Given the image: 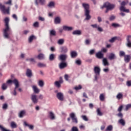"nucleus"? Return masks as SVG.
<instances>
[{
	"label": "nucleus",
	"mask_w": 131,
	"mask_h": 131,
	"mask_svg": "<svg viewBox=\"0 0 131 131\" xmlns=\"http://www.w3.org/2000/svg\"><path fill=\"white\" fill-rule=\"evenodd\" d=\"M12 82L14 83L15 88L13 91L11 92V95L16 96H17V89L20 86V83L17 79H14L13 80H9L7 81V83L8 84L12 83Z\"/></svg>",
	"instance_id": "nucleus-2"
},
{
	"label": "nucleus",
	"mask_w": 131,
	"mask_h": 131,
	"mask_svg": "<svg viewBox=\"0 0 131 131\" xmlns=\"http://www.w3.org/2000/svg\"><path fill=\"white\" fill-rule=\"evenodd\" d=\"M64 41H65V40H64V39H59L57 41V43L58 45H63V43H64Z\"/></svg>",
	"instance_id": "nucleus-40"
},
{
	"label": "nucleus",
	"mask_w": 131,
	"mask_h": 131,
	"mask_svg": "<svg viewBox=\"0 0 131 131\" xmlns=\"http://www.w3.org/2000/svg\"><path fill=\"white\" fill-rule=\"evenodd\" d=\"M26 75L28 77H31L32 76V72L30 70V69H28L26 72Z\"/></svg>",
	"instance_id": "nucleus-24"
},
{
	"label": "nucleus",
	"mask_w": 131,
	"mask_h": 131,
	"mask_svg": "<svg viewBox=\"0 0 131 131\" xmlns=\"http://www.w3.org/2000/svg\"><path fill=\"white\" fill-rule=\"evenodd\" d=\"M50 35H52L53 36H55L56 35V31L54 30H52L50 31Z\"/></svg>",
	"instance_id": "nucleus-46"
},
{
	"label": "nucleus",
	"mask_w": 131,
	"mask_h": 131,
	"mask_svg": "<svg viewBox=\"0 0 131 131\" xmlns=\"http://www.w3.org/2000/svg\"><path fill=\"white\" fill-rule=\"evenodd\" d=\"M73 35H81V31L79 30H75L72 32Z\"/></svg>",
	"instance_id": "nucleus-21"
},
{
	"label": "nucleus",
	"mask_w": 131,
	"mask_h": 131,
	"mask_svg": "<svg viewBox=\"0 0 131 131\" xmlns=\"http://www.w3.org/2000/svg\"><path fill=\"white\" fill-rule=\"evenodd\" d=\"M128 1H123L121 4V7H124L127 3Z\"/></svg>",
	"instance_id": "nucleus-52"
},
{
	"label": "nucleus",
	"mask_w": 131,
	"mask_h": 131,
	"mask_svg": "<svg viewBox=\"0 0 131 131\" xmlns=\"http://www.w3.org/2000/svg\"><path fill=\"white\" fill-rule=\"evenodd\" d=\"M116 98L118 100H120L123 98V94H122L121 93H119L117 95Z\"/></svg>",
	"instance_id": "nucleus-32"
},
{
	"label": "nucleus",
	"mask_w": 131,
	"mask_h": 131,
	"mask_svg": "<svg viewBox=\"0 0 131 131\" xmlns=\"http://www.w3.org/2000/svg\"><path fill=\"white\" fill-rule=\"evenodd\" d=\"M75 62L77 65H81V60L80 59L76 60Z\"/></svg>",
	"instance_id": "nucleus-54"
},
{
	"label": "nucleus",
	"mask_w": 131,
	"mask_h": 131,
	"mask_svg": "<svg viewBox=\"0 0 131 131\" xmlns=\"http://www.w3.org/2000/svg\"><path fill=\"white\" fill-rule=\"evenodd\" d=\"M61 50V53H67L68 52V49L66 47H63L60 48Z\"/></svg>",
	"instance_id": "nucleus-35"
},
{
	"label": "nucleus",
	"mask_w": 131,
	"mask_h": 131,
	"mask_svg": "<svg viewBox=\"0 0 131 131\" xmlns=\"http://www.w3.org/2000/svg\"><path fill=\"white\" fill-rule=\"evenodd\" d=\"M12 17L13 18V19H15L16 21H18V17L17 16V15L13 14Z\"/></svg>",
	"instance_id": "nucleus-61"
},
{
	"label": "nucleus",
	"mask_w": 131,
	"mask_h": 131,
	"mask_svg": "<svg viewBox=\"0 0 131 131\" xmlns=\"http://www.w3.org/2000/svg\"><path fill=\"white\" fill-rule=\"evenodd\" d=\"M126 40H127V42L126 43V46L128 48H131V41H130V39L128 38L126 39Z\"/></svg>",
	"instance_id": "nucleus-34"
},
{
	"label": "nucleus",
	"mask_w": 131,
	"mask_h": 131,
	"mask_svg": "<svg viewBox=\"0 0 131 131\" xmlns=\"http://www.w3.org/2000/svg\"><path fill=\"white\" fill-rule=\"evenodd\" d=\"M71 58H76V57H77V52L76 51H71Z\"/></svg>",
	"instance_id": "nucleus-29"
},
{
	"label": "nucleus",
	"mask_w": 131,
	"mask_h": 131,
	"mask_svg": "<svg viewBox=\"0 0 131 131\" xmlns=\"http://www.w3.org/2000/svg\"><path fill=\"white\" fill-rule=\"evenodd\" d=\"M117 39V37H114L113 38H112L111 39H110L108 40V41H110V42H114V41H115Z\"/></svg>",
	"instance_id": "nucleus-48"
},
{
	"label": "nucleus",
	"mask_w": 131,
	"mask_h": 131,
	"mask_svg": "<svg viewBox=\"0 0 131 131\" xmlns=\"http://www.w3.org/2000/svg\"><path fill=\"white\" fill-rule=\"evenodd\" d=\"M127 86H131V81H127L126 82Z\"/></svg>",
	"instance_id": "nucleus-64"
},
{
	"label": "nucleus",
	"mask_w": 131,
	"mask_h": 131,
	"mask_svg": "<svg viewBox=\"0 0 131 131\" xmlns=\"http://www.w3.org/2000/svg\"><path fill=\"white\" fill-rule=\"evenodd\" d=\"M68 57V56L67 55V54H60L58 56V60H60V61H62V62H64V61H66Z\"/></svg>",
	"instance_id": "nucleus-9"
},
{
	"label": "nucleus",
	"mask_w": 131,
	"mask_h": 131,
	"mask_svg": "<svg viewBox=\"0 0 131 131\" xmlns=\"http://www.w3.org/2000/svg\"><path fill=\"white\" fill-rule=\"evenodd\" d=\"M70 117L71 118L73 123H75V124H77V123H78V119H77V117H76L75 113H71L70 114Z\"/></svg>",
	"instance_id": "nucleus-6"
},
{
	"label": "nucleus",
	"mask_w": 131,
	"mask_h": 131,
	"mask_svg": "<svg viewBox=\"0 0 131 131\" xmlns=\"http://www.w3.org/2000/svg\"><path fill=\"white\" fill-rule=\"evenodd\" d=\"M55 55L54 54H51L49 55V60L54 61L55 60Z\"/></svg>",
	"instance_id": "nucleus-38"
},
{
	"label": "nucleus",
	"mask_w": 131,
	"mask_h": 131,
	"mask_svg": "<svg viewBox=\"0 0 131 131\" xmlns=\"http://www.w3.org/2000/svg\"><path fill=\"white\" fill-rule=\"evenodd\" d=\"M35 36L34 35H31L29 37L28 42L30 43L33 41L34 39H35Z\"/></svg>",
	"instance_id": "nucleus-31"
},
{
	"label": "nucleus",
	"mask_w": 131,
	"mask_h": 131,
	"mask_svg": "<svg viewBox=\"0 0 131 131\" xmlns=\"http://www.w3.org/2000/svg\"><path fill=\"white\" fill-rule=\"evenodd\" d=\"M55 24H60L61 23V19L59 17H55L54 19Z\"/></svg>",
	"instance_id": "nucleus-28"
},
{
	"label": "nucleus",
	"mask_w": 131,
	"mask_h": 131,
	"mask_svg": "<svg viewBox=\"0 0 131 131\" xmlns=\"http://www.w3.org/2000/svg\"><path fill=\"white\" fill-rule=\"evenodd\" d=\"M60 69H64L67 67V63L61 62L59 64Z\"/></svg>",
	"instance_id": "nucleus-14"
},
{
	"label": "nucleus",
	"mask_w": 131,
	"mask_h": 131,
	"mask_svg": "<svg viewBox=\"0 0 131 131\" xmlns=\"http://www.w3.org/2000/svg\"><path fill=\"white\" fill-rule=\"evenodd\" d=\"M97 20H98V22H99V23L102 22V17H101L100 16H98Z\"/></svg>",
	"instance_id": "nucleus-63"
},
{
	"label": "nucleus",
	"mask_w": 131,
	"mask_h": 131,
	"mask_svg": "<svg viewBox=\"0 0 131 131\" xmlns=\"http://www.w3.org/2000/svg\"><path fill=\"white\" fill-rule=\"evenodd\" d=\"M96 57L98 59H102L104 57V54L102 53V52L99 51L96 54Z\"/></svg>",
	"instance_id": "nucleus-17"
},
{
	"label": "nucleus",
	"mask_w": 131,
	"mask_h": 131,
	"mask_svg": "<svg viewBox=\"0 0 131 131\" xmlns=\"http://www.w3.org/2000/svg\"><path fill=\"white\" fill-rule=\"evenodd\" d=\"M119 56L120 57H124L125 56V53L123 51H120Z\"/></svg>",
	"instance_id": "nucleus-56"
},
{
	"label": "nucleus",
	"mask_w": 131,
	"mask_h": 131,
	"mask_svg": "<svg viewBox=\"0 0 131 131\" xmlns=\"http://www.w3.org/2000/svg\"><path fill=\"white\" fill-rule=\"evenodd\" d=\"M62 28L64 31H71L73 30V27H69L68 26L63 25L62 26Z\"/></svg>",
	"instance_id": "nucleus-13"
},
{
	"label": "nucleus",
	"mask_w": 131,
	"mask_h": 131,
	"mask_svg": "<svg viewBox=\"0 0 131 131\" xmlns=\"http://www.w3.org/2000/svg\"><path fill=\"white\" fill-rule=\"evenodd\" d=\"M37 66L40 68H43V67H46L47 64L42 63H38Z\"/></svg>",
	"instance_id": "nucleus-41"
},
{
	"label": "nucleus",
	"mask_w": 131,
	"mask_h": 131,
	"mask_svg": "<svg viewBox=\"0 0 131 131\" xmlns=\"http://www.w3.org/2000/svg\"><path fill=\"white\" fill-rule=\"evenodd\" d=\"M85 16H86V17L85 18V20H90L92 17L90 15V11H86V12H84Z\"/></svg>",
	"instance_id": "nucleus-25"
},
{
	"label": "nucleus",
	"mask_w": 131,
	"mask_h": 131,
	"mask_svg": "<svg viewBox=\"0 0 131 131\" xmlns=\"http://www.w3.org/2000/svg\"><path fill=\"white\" fill-rule=\"evenodd\" d=\"M0 10L4 14H10V7H8L7 9H6L5 5H3L2 4H0Z\"/></svg>",
	"instance_id": "nucleus-7"
},
{
	"label": "nucleus",
	"mask_w": 131,
	"mask_h": 131,
	"mask_svg": "<svg viewBox=\"0 0 131 131\" xmlns=\"http://www.w3.org/2000/svg\"><path fill=\"white\" fill-rule=\"evenodd\" d=\"M71 131H79V129L76 126H73L71 128Z\"/></svg>",
	"instance_id": "nucleus-53"
},
{
	"label": "nucleus",
	"mask_w": 131,
	"mask_h": 131,
	"mask_svg": "<svg viewBox=\"0 0 131 131\" xmlns=\"http://www.w3.org/2000/svg\"><path fill=\"white\" fill-rule=\"evenodd\" d=\"M82 6L84 8V13L90 12V5L88 4L82 3Z\"/></svg>",
	"instance_id": "nucleus-11"
},
{
	"label": "nucleus",
	"mask_w": 131,
	"mask_h": 131,
	"mask_svg": "<svg viewBox=\"0 0 131 131\" xmlns=\"http://www.w3.org/2000/svg\"><path fill=\"white\" fill-rule=\"evenodd\" d=\"M5 5H8V6H12V0H9L7 2H4Z\"/></svg>",
	"instance_id": "nucleus-50"
},
{
	"label": "nucleus",
	"mask_w": 131,
	"mask_h": 131,
	"mask_svg": "<svg viewBox=\"0 0 131 131\" xmlns=\"http://www.w3.org/2000/svg\"><path fill=\"white\" fill-rule=\"evenodd\" d=\"M131 108V104H127L126 105V108L125 109V111H127L128 109H130Z\"/></svg>",
	"instance_id": "nucleus-57"
},
{
	"label": "nucleus",
	"mask_w": 131,
	"mask_h": 131,
	"mask_svg": "<svg viewBox=\"0 0 131 131\" xmlns=\"http://www.w3.org/2000/svg\"><path fill=\"white\" fill-rule=\"evenodd\" d=\"M115 19H116V16L115 15H111L110 17V21H113V20H115Z\"/></svg>",
	"instance_id": "nucleus-55"
},
{
	"label": "nucleus",
	"mask_w": 131,
	"mask_h": 131,
	"mask_svg": "<svg viewBox=\"0 0 131 131\" xmlns=\"http://www.w3.org/2000/svg\"><path fill=\"white\" fill-rule=\"evenodd\" d=\"M130 56L127 55L124 56V61L126 63H128L130 61Z\"/></svg>",
	"instance_id": "nucleus-23"
},
{
	"label": "nucleus",
	"mask_w": 131,
	"mask_h": 131,
	"mask_svg": "<svg viewBox=\"0 0 131 131\" xmlns=\"http://www.w3.org/2000/svg\"><path fill=\"white\" fill-rule=\"evenodd\" d=\"M2 109H3V110H7V109H8V104H3L2 106Z\"/></svg>",
	"instance_id": "nucleus-49"
},
{
	"label": "nucleus",
	"mask_w": 131,
	"mask_h": 131,
	"mask_svg": "<svg viewBox=\"0 0 131 131\" xmlns=\"http://www.w3.org/2000/svg\"><path fill=\"white\" fill-rule=\"evenodd\" d=\"M55 6H56V3L53 1L50 2L48 4V7L51 9L55 8Z\"/></svg>",
	"instance_id": "nucleus-20"
},
{
	"label": "nucleus",
	"mask_w": 131,
	"mask_h": 131,
	"mask_svg": "<svg viewBox=\"0 0 131 131\" xmlns=\"http://www.w3.org/2000/svg\"><path fill=\"white\" fill-rule=\"evenodd\" d=\"M2 89L3 91H6L8 89V85L6 83H3L2 86Z\"/></svg>",
	"instance_id": "nucleus-43"
},
{
	"label": "nucleus",
	"mask_w": 131,
	"mask_h": 131,
	"mask_svg": "<svg viewBox=\"0 0 131 131\" xmlns=\"http://www.w3.org/2000/svg\"><path fill=\"white\" fill-rule=\"evenodd\" d=\"M96 52L95 49H92L89 51L90 55H93V54Z\"/></svg>",
	"instance_id": "nucleus-60"
},
{
	"label": "nucleus",
	"mask_w": 131,
	"mask_h": 131,
	"mask_svg": "<svg viewBox=\"0 0 131 131\" xmlns=\"http://www.w3.org/2000/svg\"><path fill=\"white\" fill-rule=\"evenodd\" d=\"M99 99L100 101H104V100H105V95H104V94H100L99 96Z\"/></svg>",
	"instance_id": "nucleus-45"
},
{
	"label": "nucleus",
	"mask_w": 131,
	"mask_h": 131,
	"mask_svg": "<svg viewBox=\"0 0 131 131\" xmlns=\"http://www.w3.org/2000/svg\"><path fill=\"white\" fill-rule=\"evenodd\" d=\"M82 89V86L81 85H78L74 88V90L75 91H78L79 90H81Z\"/></svg>",
	"instance_id": "nucleus-42"
},
{
	"label": "nucleus",
	"mask_w": 131,
	"mask_h": 131,
	"mask_svg": "<svg viewBox=\"0 0 131 131\" xmlns=\"http://www.w3.org/2000/svg\"><path fill=\"white\" fill-rule=\"evenodd\" d=\"M38 85L40 88H42L45 85V82L42 80H39L38 82Z\"/></svg>",
	"instance_id": "nucleus-30"
},
{
	"label": "nucleus",
	"mask_w": 131,
	"mask_h": 131,
	"mask_svg": "<svg viewBox=\"0 0 131 131\" xmlns=\"http://www.w3.org/2000/svg\"><path fill=\"white\" fill-rule=\"evenodd\" d=\"M108 59H110V60H114L116 59V55H115V54L114 53H111L108 57Z\"/></svg>",
	"instance_id": "nucleus-26"
},
{
	"label": "nucleus",
	"mask_w": 131,
	"mask_h": 131,
	"mask_svg": "<svg viewBox=\"0 0 131 131\" xmlns=\"http://www.w3.org/2000/svg\"><path fill=\"white\" fill-rule=\"evenodd\" d=\"M93 71L95 74L94 76L95 80L97 81L99 78V76H100V73H101V69L98 66H95L94 67Z\"/></svg>",
	"instance_id": "nucleus-4"
},
{
	"label": "nucleus",
	"mask_w": 131,
	"mask_h": 131,
	"mask_svg": "<svg viewBox=\"0 0 131 131\" xmlns=\"http://www.w3.org/2000/svg\"><path fill=\"white\" fill-rule=\"evenodd\" d=\"M33 89V91L35 94H38L39 92H40V90H39L36 85H33L32 86Z\"/></svg>",
	"instance_id": "nucleus-18"
},
{
	"label": "nucleus",
	"mask_w": 131,
	"mask_h": 131,
	"mask_svg": "<svg viewBox=\"0 0 131 131\" xmlns=\"http://www.w3.org/2000/svg\"><path fill=\"white\" fill-rule=\"evenodd\" d=\"M61 83H63V80L62 79H60L59 81H55L54 84L56 88H60Z\"/></svg>",
	"instance_id": "nucleus-16"
},
{
	"label": "nucleus",
	"mask_w": 131,
	"mask_h": 131,
	"mask_svg": "<svg viewBox=\"0 0 131 131\" xmlns=\"http://www.w3.org/2000/svg\"><path fill=\"white\" fill-rule=\"evenodd\" d=\"M56 97L59 101H63L64 100V94L61 92H57Z\"/></svg>",
	"instance_id": "nucleus-10"
},
{
	"label": "nucleus",
	"mask_w": 131,
	"mask_h": 131,
	"mask_svg": "<svg viewBox=\"0 0 131 131\" xmlns=\"http://www.w3.org/2000/svg\"><path fill=\"white\" fill-rule=\"evenodd\" d=\"M49 117L51 120H55L56 119V116H55V114L53 112H49Z\"/></svg>",
	"instance_id": "nucleus-19"
},
{
	"label": "nucleus",
	"mask_w": 131,
	"mask_h": 131,
	"mask_svg": "<svg viewBox=\"0 0 131 131\" xmlns=\"http://www.w3.org/2000/svg\"><path fill=\"white\" fill-rule=\"evenodd\" d=\"M103 7L106 8L105 13H107L109 11V10L111 11V10H113V9L115 8V5L111 4L108 2H106L103 5Z\"/></svg>",
	"instance_id": "nucleus-5"
},
{
	"label": "nucleus",
	"mask_w": 131,
	"mask_h": 131,
	"mask_svg": "<svg viewBox=\"0 0 131 131\" xmlns=\"http://www.w3.org/2000/svg\"><path fill=\"white\" fill-rule=\"evenodd\" d=\"M119 123H120L121 125H123V126L125 125V121L122 119H121L119 120Z\"/></svg>",
	"instance_id": "nucleus-39"
},
{
	"label": "nucleus",
	"mask_w": 131,
	"mask_h": 131,
	"mask_svg": "<svg viewBox=\"0 0 131 131\" xmlns=\"http://www.w3.org/2000/svg\"><path fill=\"white\" fill-rule=\"evenodd\" d=\"M113 130V126L112 125H109L105 129V131H112Z\"/></svg>",
	"instance_id": "nucleus-36"
},
{
	"label": "nucleus",
	"mask_w": 131,
	"mask_h": 131,
	"mask_svg": "<svg viewBox=\"0 0 131 131\" xmlns=\"http://www.w3.org/2000/svg\"><path fill=\"white\" fill-rule=\"evenodd\" d=\"M5 23V28L3 29V36L4 38L9 39L10 38V34L12 32V30L10 25H9V22H10V18L9 17H6L4 19Z\"/></svg>",
	"instance_id": "nucleus-1"
},
{
	"label": "nucleus",
	"mask_w": 131,
	"mask_h": 131,
	"mask_svg": "<svg viewBox=\"0 0 131 131\" xmlns=\"http://www.w3.org/2000/svg\"><path fill=\"white\" fill-rule=\"evenodd\" d=\"M91 27H93V28H96L99 32H103V31H104V30L102 29V28L97 24L91 25Z\"/></svg>",
	"instance_id": "nucleus-8"
},
{
	"label": "nucleus",
	"mask_w": 131,
	"mask_h": 131,
	"mask_svg": "<svg viewBox=\"0 0 131 131\" xmlns=\"http://www.w3.org/2000/svg\"><path fill=\"white\" fill-rule=\"evenodd\" d=\"M33 26L36 28L38 27L39 26V23L38 21H35L34 23Z\"/></svg>",
	"instance_id": "nucleus-51"
},
{
	"label": "nucleus",
	"mask_w": 131,
	"mask_h": 131,
	"mask_svg": "<svg viewBox=\"0 0 131 131\" xmlns=\"http://www.w3.org/2000/svg\"><path fill=\"white\" fill-rule=\"evenodd\" d=\"M27 61L31 62L32 63H35V60H34V58H29L27 59Z\"/></svg>",
	"instance_id": "nucleus-59"
},
{
	"label": "nucleus",
	"mask_w": 131,
	"mask_h": 131,
	"mask_svg": "<svg viewBox=\"0 0 131 131\" xmlns=\"http://www.w3.org/2000/svg\"><path fill=\"white\" fill-rule=\"evenodd\" d=\"M43 99V95L40 94L37 97V95L35 94H32L31 96V100L34 104H37L38 100H42Z\"/></svg>",
	"instance_id": "nucleus-3"
},
{
	"label": "nucleus",
	"mask_w": 131,
	"mask_h": 131,
	"mask_svg": "<svg viewBox=\"0 0 131 131\" xmlns=\"http://www.w3.org/2000/svg\"><path fill=\"white\" fill-rule=\"evenodd\" d=\"M121 12H124L125 13H129V9H126L124 6H120L119 8Z\"/></svg>",
	"instance_id": "nucleus-15"
},
{
	"label": "nucleus",
	"mask_w": 131,
	"mask_h": 131,
	"mask_svg": "<svg viewBox=\"0 0 131 131\" xmlns=\"http://www.w3.org/2000/svg\"><path fill=\"white\" fill-rule=\"evenodd\" d=\"M97 115H99V116H102V115H103V113L101 112V110H100V108L97 109Z\"/></svg>",
	"instance_id": "nucleus-47"
},
{
	"label": "nucleus",
	"mask_w": 131,
	"mask_h": 131,
	"mask_svg": "<svg viewBox=\"0 0 131 131\" xmlns=\"http://www.w3.org/2000/svg\"><path fill=\"white\" fill-rule=\"evenodd\" d=\"M102 62L104 66H109V62H108V60L106 58H103Z\"/></svg>",
	"instance_id": "nucleus-37"
},
{
	"label": "nucleus",
	"mask_w": 131,
	"mask_h": 131,
	"mask_svg": "<svg viewBox=\"0 0 131 131\" xmlns=\"http://www.w3.org/2000/svg\"><path fill=\"white\" fill-rule=\"evenodd\" d=\"M35 4L36 6H38V4L41 6H44L46 5V0H35Z\"/></svg>",
	"instance_id": "nucleus-12"
},
{
	"label": "nucleus",
	"mask_w": 131,
	"mask_h": 131,
	"mask_svg": "<svg viewBox=\"0 0 131 131\" xmlns=\"http://www.w3.org/2000/svg\"><path fill=\"white\" fill-rule=\"evenodd\" d=\"M25 113H26V111L24 110L20 111L18 113V117H19V118H23V117H24V116L25 115Z\"/></svg>",
	"instance_id": "nucleus-22"
},
{
	"label": "nucleus",
	"mask_w": 131,
	"mask_h": 131,
	"mask_svg": "<svg viewBox=\"0 0 131 131\" xmlns=\"http://www.w3.org/2000/svg\"><path fill=\"white\" fill-rule=\"evenodd\" d=\"M64 79L66 80V81H68L69 79V76L68 75H64Z\"/></svg>",
	"instance_id": "nucleus-62"
},
{
	"label": "nucleus",
	"mask_w": 131,
	"mask_h": 131,
	"mask_svg": "<svg viewBox=\"0 0 131 131\" xmlns=\"http://www.w3.org/2000/svg\"><path fill=\"white\" fill-rule=\"evenodd\" d=\"M81 118H82V119H83L84 120V121H89V119L86 116H84V115L81 116Z\"/></svg>",
	"instance_id": "nucleus-58"
},
{
	"label": "nucleus",
	"mask_w": 131,
	"mask_h": 131,
	"mask_svg": "<svg viewBox=\"0 0 131 131\" xmlns=\"http://www.w3.org/2000/svg\"><path fill=\"white\" fill-rule=\"evenodd\" d=\"M39 60H42L45 59V54L42 53H40L37 57Z\"/></svg>",
	"instance_id": "nucleus-33"
},
{
	"label": "nucleus",
	"mask_w": 131,
	"mask_h": 131,
	"mask_svg": "<svg viewBox=\"0 0 131 131\" xmlns=\"http://www.w3.org/2000/svg\"><path fill=\"white\" fill-rule=\"evenodd\" d=\"M84 43L86 46H90L91 45V40L90 39H86L85 40Z\"/></svg>",
	"instance_id": "nucleus-44"
},
{
	"label": "nucleus",
	"mask_w": 131,
	"mask_h": 131,
	"mask_svg": "<svg viewBox=\"0 0 131 131\" xmlns=\"http://www.w3.org/2000/svg\"><path fill=\"white\" fill-rule=\"evenodd\" d=\"M10 126H11V127H12V128H17L18 125L16 123V122H15L14 121H12L10 123Z\"/></svg>",
	"instance_id": "nucleus-27"
}]
</instances>
